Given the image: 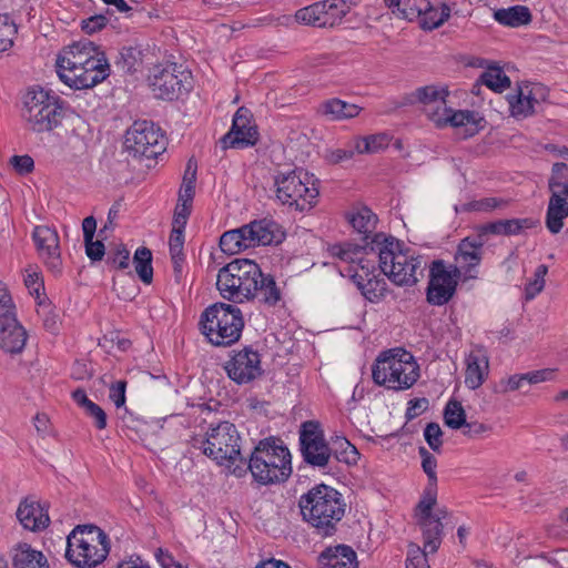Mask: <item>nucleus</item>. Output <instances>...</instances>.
<instances>
[{"instance_id":"774afa93","label":"nucleus","mask_w":568,"mask_h":568,"mask_svg":"<svg viewBox=\"0 0 568 568\" xmlns=\"http://www.w3.org/2000/svg\"><path fill=\"white\" fill-rule=\"evenodd\" d=\"M125 381H118L110 387V399L114 403V405L120 408L125 404Z\"/></svg>"},{"instance_id":"bf43d9fd","label":"nucleus","mask_w":568,"mask_h":568,"mask_svg":"<svg viewBox=\"0 0 568 568\" xmlns=\"http://www.w3.org/2000/svg\"><path fill=\"white\" fill-rule=\"evenodd\" d=\"M358 270L361 274L364 275L365 278L371 277L372 275H375V264L374 261L364 258L362 255L358 258L355 266H348L345 268L344 272H341L343 276H349L351 274H354L355 270Z\"/></svg>"},{"instance_id":"603ef678","label":"nucleus","mask_w":568,"mask_h":568,"mask_svg":"<svg viewBox=\"0 0 568 568\" xmlns=\"http://www.w3.org/2000/svg\"><path fill=\"white\" fill-rule=\"evenodd\" d=\"M24 284L29 290V293L36 297L39 306L49 307L47 305V295L44 293V284L38 273H29L24 278Z\"/></svg>"},{"instance_id":"338daca9","label":"nucleus","mask_w":568,"mask_h":568,"mask_svg":"<svg viewBox=\"0 0 568 568\" xmlns=\"http://www.w3.org/2000/svg\"><path fill=\"white\" fill-rule=\"evenodd\" d=\"M526 384L524 374L513 375L507 379H501L498 385L497 392L506 394L523 388Z\"/></svg>"},{"instance_id":"5701e85b","label":"nucleus","mask_w":568,"mask_h":568,"mask_svg":"<svg viewBox=\"0 0 568 568\" xmlns=\"http://www.w3.org/2000/svg\"><path fill=\"white\" fill-rule=\"evenodd\" d=\"M489 373V358L481 346H476L466 358L465 384L470 389L479 388Z\"/></svg>"},{"instance_id":"864d4df0","label":"nucleus","mask_w":568,"mask_h":568,"mask_svg":"<svg viewBox=\"0 0 568 568\" xmlns=\"http://www.w3.org/2000/svg\"><path fill=\"white\" fill-rule=\"evenodd\" d=\"M548 273V266L540 264L534 273V278L526 284L525 296L527 301L535 298L545 287V276Z\"/></svg>"},{"instance_id":"5fc2aeb1","label":"nucleus","mask_w":568,"mask_h":568,"mask_svg":"<svg viewBox=\"0 0 568 568\" xmlns=\"http://www.w3.org/2000/svg\"><path fill=\"white\" fill-rule=\"evenodd\" d=\"M106 263L119 270H126L130 265V252L123 244H118L108 254Z\"/></svg>"},{"instance_id":"4be33fe9","label":"nucleus","mask_w":568,"mask_h":568,"mask_svg":"<svg viewBox=\"0 0 568 568\" xmlns=\"http://www.w3.org/2000/svg\"><path fill=\"white\" fill-rule=\"evenodd\" d=\"M16 516L21 526L32 532L42 531L50 525L48 511L33 498L21 500Z\"/></svg>"},{"instance_id":"2f4dec72","label":"nucleus","mask_w":568,"mask_h":568,"mask_svg":"<svg viewBox=\"0 0 568 568\" xmlns=\"http://www.w3.org/2000/svg\"><path fill=\"white\" fill-rule=\"evenodd\" d=\"M418 525L424 539V549L422 552H425L426 556L428 552H436L442 544L444 528L442 521H439V517L418 518Z\"/></svg>"},{"instance_id":"aec40b11","label":"nucleus","mask_w":568,"mask_h":568,"mask_svg":"<svg viewBox=\"0 0 568 568\" xmlns=\"http://www.w3.org/2000/svg\"><path fill=\"white\" fill-rule=\"evenodd\" d=\"M257 130L250 125L248 111L240 108L234 118L231 130L221 139L223 148H244L257 142Z\"/></svg>"},{"instance_id":"6e6d98bb","label":"nucleus","mask_w":568,"mask_h":568,"mask_svg":"<svg viewBox=\"0 0 568 568\" xmlns=\"http://www.w3.org/2000/svg\"><path fill=\"white\" fill-rule=\"evenodd\" d=\"M419 456L422 457V467L425 474L427 475L428 483L427 484H437V460L425 447H419L418 449Z\"/></svg>"},{"instance_id":"f03ea898","label":"nucleus","mask_w":568,"mask_h":568,"mask_svg":"<svg viewBox=\"0 0 568 568\" xmlns=\"http://www.w3.org/2000/svg\"><path fill=\"white\" fill-rule=\"evenodd\" d=\"M109 71L104 52L88 39L63 48L57 59L59 78L75 90L95 87L109 77Z\"/></svg>"},{"instance_id":"412c9836","label":"nucleus","mask_w":568,"mask_h":568,"mask_svg":"<svg viewBox=\"0 0 568 568\" xmlns=\"http://www.w3.org/2000/svg\"><path fill=\"white\" fill-rule=\"evenodd\" d=\"M447 95L448 91L445 88L426 85L416 89L409 101L410 103H420L428 119L435 123L436 118L445 115Z\"/></svg>"},{"instance_id":"de8ad7c7","label":"nucleus","mask_w":568,"mask_h":568,"mask_svg":"<svg viewBox=\"0 0 568 568\" xmlns=\"http://www.w3.org/2000/svg\"><path fill=\"white\" fill-rule=\"evenodd\" d=\"M17 34L14 22L7 14H0V53L10 50Z\"/></svg>"},{"instance_id":"49530a36","label":"nucleus","mask_w":568,"mask_h":568,"mask_svg":"<svg viewBox=\"0 0 568 568\" xmlns=\"http://www.w3.org/2000/svg\"><path fill=\"white\" fill-rule=\"evenodd\" d=\"M445 424L452 429H460L466 424V413L458 400H449L444 409Z\"/></svg>"},{"instance_id":"0e129e2a","label":"nucleus","mask_w":568,"mask_h":568,"mask_svg":"<svg viewBox=\"0 0 568 568\" xmlns=\"http://www.w3.org/2000/svg\"><path fill=\"white\" fill-rule=\"evenodd\" d=\"M463 434L469 438H480L491 432V426L479 422H467L463 425Z\"/></svg>"},{"instance_id":"a211bd4d","label":"nucleus","mask_w":568,"mask_h":568,"mask_svg":"<svg viewBox=\"0 0 568 568\" xmlns=\"http://www.w3.org/2000/svg\"><path fill=\"white\" fill-rule=\"evenodd\" d=\"M547 94L546 88L540 83L518 85L516 93L509 94L507 98L511 115L527 118L534 114L536 105L545 101Z\"/></svg>"},{"instance_id":"a878e982","label":"nucleus","mask_w":568,"mask_h":568,"mask_svg":"<svg viewBox=\"0 0 568 568\" xmlns=\"http://www.w3.org/2000/svg\"><path fill=\"white\" fill-rule=\"evenodd\" d=\"M10 557L12 568H50L43 552L24 541L18 542L11 548Z\"/></svg>"},{"instance_id":"4c0bfd02","label":"nucleus","mask_w":568,"mask_h":568,"mask_svg":"<svg viewBox=\"0 0 568 568\" xmlns=\"http://www.w3.org/2000/svg\"><path fill=\"white\" fill-rule=\"evenodd\" d=\"M494 18L500 24L517 28L528 24L531 21V13L527 7L517 4L495 11Z\"/></svg>"},{"instance_id":"473e14b6","label":"nucleus","mask_w":568,"mask_h":568,"mask_svg":"<svg viewBox=\"0 0 568 568\" xmlns=\"http://www.w3.org/2000/svg\"><path fill=\"white\" fill-rule=\"evenodd\" d=\"M435 124L439 128L450 125L454 128L466 126V134L473 135L477 131L476 114L471 111H454L446 105L445 115L436 118Z\"/></svg>"},{"instance_id":"680f3d73","label":"nucleus","mask_w":568,"mask_h":568,"mask_svg":"<svg viewBox=\"0 0 568 568\" xmlns=\"http://www.w3.org/2000/svg\"><path fill=\"white\" fill-rule=\"evenodd\" d=\"M192 203L179 202L174 210L173 226L179 229H185L189 216L191 214Z\"/></svg>"},{"instance_id":"e433bc0d","label":"nucleus","mask_w":568,"mask_h":568,"mask_svg":"<svg viewBox=\"0 0 568 568\" xmlns=\"http://www.w3.org/2000/svg\"><path fill=\"white\" fill-rule=\"evenodd\" d=\"M392 12L399 18L413 21L418 19L428 6V0H384Z\"/></svg>"},{"instance_id":"a18cd8bd","label":"nucleus","mask_w":568,"mask_h":568,"mask_svg":"<svg viewBox=\"0 0 568 568\" xmlns=\"http://www.w3.org/2000/svg\"><path fill=\"white\" fill-rule=\"evenodd\" d=\"M480 81L489 89L501 92L510 87V80L499 67L488 68L481 75Z\"/></svg>"},{"instance_id":"72a5a7b5","label":"nucleus","mask_w":568,"mask_h":568,"mask_svg":"<svg viewBox=\"0 0 568 568\" xmlns=\"http://www.w3.org/2000/svg\"><path fill=\"white\" fill-rule=\"evenodd\" d=\"M351 277L369 302H377L385 296L386 282L384 278H378L377 275L365 278L357 268L354 271V274H351Z\"/></svg>"},{"instance_id":"f8f14e48","label":"nucleus","mask_w":568,"mask_h":568,"mask_svg":"<svg viewBox=\"0 0 568 568\" xmlns=\"http://www.w3.org/2000/svg\"><path fill=\"white\" fill-rule=\"evenodd\" d=\"M191 74L175 63L155 65L149 75L150 87L158 99L174 100L191 88Z\"/></svg>"},{"instance_id":"13d9d810","label":"nucleus","mask_w":568,"mask_h":568,"mask_svg":"<svg viewBox=\"0 0 568 568\" xmlns=\"http://www.w3.org/2000/svg\"><path fill=\"white\" fill-rule=\"evenodd\" d=\"M326 16L329 18V21H334L335 19H342L345 17L351 8L346 4L345 0H324Z\"/></svg>"},{"instance_id":"7ed1b4c3","label":"nucleus","mask_w":568,"mask_h":568,"mask_svg":"<svg viewBox=\"0 0 568 568\" xmlns=\"http://www.w3.org/2000/svg\"><path fill=\"white\" fill-rule=\"evenodd\" d=\"M303 519L323 537L333 536L345 515L342 494L327 485H317L302 495L298 501Z\"/></svg>"},{"instance_id":"9b49d317","label":"nucleus","mask_w":568,"mask_h":568,"mask_svg":"<svg viewBox=\"0 0 568 568\" xmlns=\"http://www.w3.org/2000/svg\"><path fill=\"white\" fill-rule=\"evenodd\" d=\"M239 442L240 435L236 427L229 422H222L210 428L205 439H196L194 446L200 443L199 447L204 455L223 465L225 462L234 463L240 456Z\"/></svg>"},{"instance_id":"f704fd0d","label":"nucleus","mask_w":568,"mask_h":568,"mask_svg":"<svg viewBox=\"0 0 568 568\" xmlns=\"http://www.w3.org/2000/svg\"><path fill=\"white\" fill-rule=\"evenodd\" d=\"M221 250L230 255L237 254L243 250L254 247L253 242L247 236L246 226L226 231L220 239Z\"/></svg>"},{"instance_id":"dca6fc26","label":"nucleus","mask_w":568,"mask_h":568,"mask_svg":"<svg viewBox=\"0 0 568 568\" xmlns=\"http://www.w3.org/2000/svg\"><path fill=\"white\" fill-rule=\"evenodd\" d=\"M454 271H448L442 260L434 261L429 270L427 302L442 306L450 301L456 292L457 278Z\"/></svg>"},{"instance_id":"ddd939ff","label":"nucleus","mask_w":568,"mask_h":568,"mask_svg":"<svg viewBox=\"0 0 568 568\" xmlns=\"http://www.w3.org/2000/svg\"><path fill=\"white\" fill-rule=\"evenodd\" d=\"M126 150L134 156L154 159L164 151V136L153 122L135 121L126 131Z\"/></svg>"},{"instance_id":"20e7f679","label":"nucleus","mask_w":568,"mask_h":568,"mask_svg":"<svg viewBox=\"0 0 568 568\" xmlns=\"http://www.w3.org/2000/svg\"><path fill=\"white\" fill-rule=\"evenodd\" d=\"M369 248L378 256L383 274L395 285L410 286L418 281L416 272L422 265V257L415 256L408 248H400V243L395 237L376 234Z\"/></svg>"},{"instance_id":"393cba45","label":"nucleus","mask_w":568,"mask_h":568,"mask_svg":"<svg viewBox=\"0 0 568 568\" xmlns=\"http://www.w3.org/2000/svg\"><path fill=\"white\" fill-rule=\"evenodd\" d=\"M538 223V220L531 217L498 220L479 225L477 232L483 239L489 234L513 236L537 226Z\"/></svg>"},{"instance_id":"0eeeda50","label":"nucleus","mask_w":568,"mask_h":568,"mask_svg":"<svg viewBox=\"0 0 568 568\" xmlns=\"http://www.w3.org/2000/svg\"><path fill=\"white\" fill-rule=\"evenodd\" d=\"M372 376L377 385L404 390L410 388L419 378V366L409 352L394 348L382 353L376 358Z\"/></svg>"},{"instance_id":"f3484780","label":"nucleus","mask_w":568,"mask_h":568,"mask_svg":"<svg viewBox=\"0 0 568 568\" xmlns=\"http://www.w3.org/2000/svg\"><path fill=\"white\" fill-rule=\"evenodd\" d=\"M227 376L239 385L247 384L262 375L261 356L252 347H244L224 366Z\"/></svg>"},{"instance_id":"3c124183","label":"nucleus","mask_w":568,"mask_h":568,"mask_svg":"<svg viewBox=\"0 0 568 568\" xmlns=\"http://www.w3.org/2000/svg\"><path fill=\"white\" fill-rule=\"evenodd\" d=\"M437 500V484H427L424 489L423 497L417 505L418 518L434 517L432 514L433 507Z\"/></svg>"},{"instance_id":"79ce46f5","label":"nucleus","mask_w":568,"mask_h":568,"mask_svg":"<svg viewBox=\"0 0 568 568\" xmlns=\"http://www.w3.org/2000/svg\"><path fill=\"white\" fill-rule=\"evenodd\" d=\"M142 50L138 47H123L119 51L115 65L125 73L136 71L142 63Z\"/></svg>"},{"instance_id":"b1692460","label":"nucleus","mask_w":568,"mask_h":568,"mask_svg":"<svg viewBox=\"0 0 568 568\" xmlns=\"http://www.w3.org/2000/svg\"><path fill=\"white\" fill-rule=\"evenodd\" d=\"M247 236L253 246L278 244L284 239V232L278 223L271 219L254 220L245 224Z\"/></svg>"},{"instance_id":"2eb2a0df","label":"nucleus","mask_w":568,"mask_h":568,"mask_svg":"<svg viewBox=\"0 0 568 568\" xmlns=\"http://www.w3.org/2000/svg\"><path fill=\"white\" fill-rule=\"evenodd\" d=\"M484 244L485 239L478 232L476 236H467L459 242L454 256L455 276H463L465 280L477 278V267L483 260Z\"/></svg>"},{"instance_id":"bb28decb","label":"nucleus","mask_w":568,"mask_h":568,"mask_svg":"<svg viewBox=\"0 0 568 568\" xmlns=\"http://www.w3.org/2000/svg\"><path fill=\"white\" fill-rule=\"evenodd\" d=\"M356 552L352 547L337 545L328 547L318 556L321 568H357Z\"/></svg>"},{"instance_id":"c85d7f7f","label":"nucleus","mask_w":568,"mask_h":568,"mask_svg":"<svg viewBox=\"0 0 568 568\" xmlns=\"http://www.w3.org/2000/svg\"><path fill=\"white\" fill-rule=\"evenodd\" d=\"M568 197L557 192L550 193L546 212V227L552 234H558L562 226L564 220L568 217Z\"/></svg>"},{"instance_id":"052dcab7","label":"nucleus","mask_w":568,"mask_h":568,"mask_svg":"<svg viewBox=\"0 0 568 568\" xmlns=\"http://www.w3.org/2000/svg\"><path fill=\"white\" fill-rule=\"evenodd\" d=\"M406 568H429L425 552L418 546H412L406 559Z\"/></svg>"},{"instance_id":"6ab92c4d","label":"nucleus","mask_w":568,"mask_h":568,"mask_svg":"<svg viewBox=\"0 0 568 568\" xmlns=\"http://www.w3.org/2000/svg\"><path fill=\"white\" fill-rule=\"evenodd\" d=\"M40 257L53 273H60L62 261L58 232L45 225L36 226L32 233Z\"/></svg>"},{"instance_id":"7c9ffc66","label":"nucleus","mask_w":568,"mask_h":568,"mask_svg":"<svg viewBox=\"0 0 568 568\" xmlns=\"http://www.w3.org/2000/svg\"><path fill=\"white\" fill-rule=\"evenodd\" d=\"M27 332L18 320L0 326V348L6 353H21L26 346Z\"/></svg>"},{"instance_id":"4d7b16f0","label":"nucleus","mask_w":568,"mask_h":568,"mask_svg":"<svg viewBox=\"0 0 568 568\" xmlns=\"http://www.w3.org/2000/svg\"><path fill=\"white\" fill-rule=\"evenodd\" d=\"M443 432L437 423H428L424 430V437L429 447L439 453L443 445L442 440Z\"/></svg>"},{"instance_id":"c03bdc74","label":"nucleus","mask_w":568,"mask_h":568,"mask_svg":"<svg viewBox=\"0 0 568 568\" xmlns=\"http://www.w3.org/2000/svg\"><path fill=\"white\" fill-rule=\"evenodd\" d=\"M548 189L550 193L557 192L568 197V173L566 172V163L556 162L552 164L551 174L548 180Z\"/></svg>"},{"instance_id":"c9c22d12","label":"nucleus","mask_w":568,"mask_h":568,"mask_svg":"<svg viewBox=\"0 0 568 568\" xmlns=\"http://www.w3.org/2000/svg\"><path fill=\"white\" fill-rule=\"evenodd\" d=\"M369 245L371 241L366 243L364 242L363 245L354 244L351 242H343L331 245L328 247V252L332 256L349 264L348 266H355V264L357 263L358 258L363 253L367 255L373 253L369 248Z\"/></svg>"},{"instance_id":"09e8293b","label":"nucleus","mask_w":568,"mask_h":568,"mask_svg":"<svg viewBox=\"0 0 568 568\" xmlns=\"http://www.w3.org/2000/svg\"><path fill=\"white\" fill-rule=\"evenodd\" d=\"M509 200L504 197H483L479 200H475L468 203V210L474 212H493V211H501L508 207Z\"/></svg>"},{"instance_id":"37998d69","label":"nucleus","mask_w":568,"mask_h":568,"mask_svg":"<svg viewBox=\"0 0 568 568\" xmlns=\"http://www.w3.org/2000/svg\"><path fill=\"white\" fill-rule=\"evenodd\" d=\"M332 445V456H334L335 459L347 465H355L357 463L359 454L356 447L345 437H336Z\"/></svg>"},{"instance_id":"e2e57ef3","label":"nucleus","mask_w":568,"mask_h":568,"mask_svg":"<svg viewBox=\"0 0 568 568\" xmlns=\"http://www.w3.org/2000/svg\"><path fill=\"white\" fill-rule=\"evenodd\" d=\"M184 245V229L172 227V232L169 240L171 257H176L179 254H183Z\"/></svg>"},{"instance_id":"39448f33","label":"nucleus","mask_w":568,"mask_h":568,"mask_svg":"<svg viewBox=\"0 0 568 568\" xmlns=\"http://www.w3.org/2000/svg\"><path fill=\"white\" fill-rule=\"evenodd\" d=\"M247 469L260 485L283 483L292 474L291 453L281 439H262L251 453Z\"/></svg>"},{"instance_id":"ea45409f","label":"nucleus","mask_w":568,"mask_h":568,"mask_svg":"<svg viewBox=\"0 0 568 568\" xmlns=\"http://www.w3.org/2000/svg\"><path fill=\"white\" fill-rule=\"evenodd\" d=\"M452 9L446 3H442L439 8L432 6L428 1V6L425 13L418 18L419 24L424 30H434L439 28L450 17Z\"/></svg>"},{"instance_id":"c756f323","label":"nucleus","mask_w":568,"mask_h":568,"mask_svg":"<svg viewBox=\"0 0 568 568\" xmlns=\"http://www.w3.org/2000/svg\"><path fill=\"white\" fill-rule=\"evenodd\" d=\"M362 108L354 103L339 100L337 98L323 101L317 106V113L329 121H342L355 118L359 114Z\"/></svg>"},{"instance_id":"4468645a","label":"nucleus","mask_w":568,"mask_h":568,"mask_svg":"<svg viewBox=\"0 0 568 568\" xmlns=\"http://www.w3.org/2000/svg\"><path fill=\"white\" fill-rule=\"evenodd\" d=\"M300 446L304 462L313 467L325 468L332 458V449L324 438L321 424L307 420L300 428Z\"/></svg>"},{"instance_id":"423d86ee","label":"nucleus","mask_w":568,"mask_h":568,"mask_svg":"<svg viewBox=\"0 0 568 568\" xmlns=\"http://www.w3.org/2000/svg\"><path fill=\"white\" fill-rule=\"evenodd\" d=\"M109 552L110 539L95 525H78L67 537L65 558L77 568H94Z\"/></svg>"},{"instance_id":"58836bf2","label":"nucleus","mask_w":568,"mask_h":568,"mask_svg":"<svg viewBox=\"0 0 568 568\" xmlns=\"http://www.w3.org/2000/svg\"><path fill=\"white\" fill-rule=\"evenodd\" d=\"M326 10L325 3L318 1L298 9L295 13V19L300 23L325 27L326 24H332V21H329V18L326 16Z\"/></svg>"},{"instance_id":"cd10ccee","label":"nucleus","mask_w":568,"mask_h":568,"mask_svg":"<svg viewBox=\"0 0 568 568\" xmlns=\"http://www.w3.org/2000/svg\"><path fill=\"white\" fill-rule=\"evenodd\" d=\"M346 220L354 231L363 235V241L369 242L377 234L375 233L377 216L367 206L355 207L346 213Z\"/></svg>"},{"instance_id":"f257e3e1","label":"nucleus","mask_w":568,"mask_h":568,"mask_svg":"<svg viewBox=\"0 0 568 568\" xmlns=\"http://www.w3.org/2000/svg\"><path fill=\"white\" fill-rule=\"evenodd\" d=\"M216 286L229 301L242 303L257 297L267 306L281 301V291L271 275H264L258 264L248 258H235L217 274Z\"/></svg>"},{"instance_id":"69168bd1","label":"nucleus","mask_w":568,"mask_h":568,"mask_svg":"<svg viewBox=\"0 0 568 568\" xmlns=\"http://www.w3.org/2000/svg\"><path fill=\"white\" fill-rule=\"evenodd\" d=\"M84 412L88 416L93 418L94 425L99 429H103L106 426V414L105 412L95 403L91 402L85 408Z\"/></svg>"},{"instance_id":"8fccbe9b","label":"nucleus","mask_w":568,"mask_h":568,"mask_svg":"<svg viewBox=\"0 0 568 568\" xmlns=\"http://www.w3.org/2000/svg\"><path fill=\"white\" fill-rule=\"evenodd\" d=\"M389 143V136L385 133L365 136L357 141L356 150L358 153H376L386 148Z\"/></svg>"},{"instance_id":"6e6552de","label":"nucleus","mask_w":568,"mask_h":568,"mask_svg":"<svg viewBox=\"0 0 568 568\" xmlns=\"http://www.w3.org/2000/svg\"><path fill=\"white\" fill-rule=\"evenodd\" d=\"M200 327L212 345L227 347L240 339L244 320L237 306L220 302L204 310Z\"/></svg>"},{"instance_id":"9d476101","label":"nucleus","mask_w":568,"mask_h":568,"mask_svg":"<svg viewBox=\"0 0 568 568\" xmlns=\"http://www.w3.org/2000/svg\"><path fill=\"white\" fill-rule=\"evenodd\" d=\"M63 108L59 97L49 91L30 89L23 97L22 119L37 133L48 132L60 125Z\"/></svg>"},{"instance_id":"1a4fd4ad","label":"nucleus","mask_w":568,"mask_h":568,"mask_svg":"<svg viewBox=\"0 0 568 568\" xmlns=\"http://www.w3.org/2000/svg\"><path fill=\"white\" fill-rule=\"evenodd\" d=\"M276 200L296 211H308L317 202V180L303 170L278 173L274 178Z\"/></svg>"},{"instance_id":"a19ab883","label":"nucleus","mask_w":568,"mask_h":568,"mask_svg":"<svg viewBox=\"0 0 568 568\" xmlns=\"http://www.w3.org/2000/svg\"><path fill=\"white\" fill-rule=\"evenodd\" d=\"M135 272L140 280L150 284L153 280L152 253L148 247H139L133 256Z\"/></svg>"}]
</instances>
